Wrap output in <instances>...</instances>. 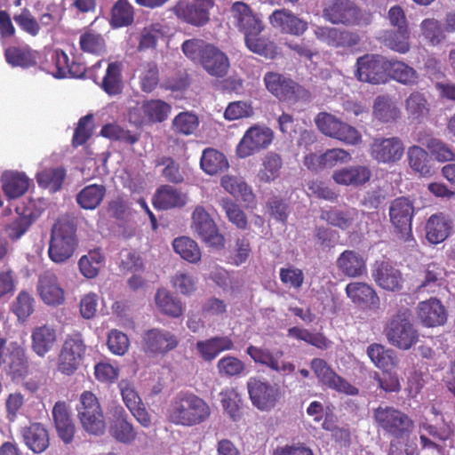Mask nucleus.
<instances>
[{
    "instance_id": "obj_1",
    "label": "nucleus",
    "mask_w": 455,
    "mask_h": 455,
    "mask_svg": "<svg viewBox=\"0 0 455 455\" xmlns=\"http://www.w3.org/2000/svg\"><path fill=\"white\" fill-rule=\"evenodd\" d=\"M231 12L236 28L244 36L246 47L258 55L274 59L277 54V46L269 38L260 36L265 25L259 15L242 1L233 3Z\"/></svg>"
},
{
    "instance_id": "obj_2",
    "label": "nucleus",
    "mask_w": 455,
    "mask_h": 455,
    "mask_svg": "<svg viewBox=\"0 0 455 455\" xmlns=\"http://www.w3.org/2000/svg\"><path fill=\"white\" fill-rule=\"evenodd\" d=\"M211 415L208 403L190 391H180L176 394L166 410L167 420L182 427H195L205 422Z\"/></svg>"
},
{
    "instance_id": "obj_3",
    "label": "nucleus",
    "mask_w": 455,
    "mask_h": 455,
    "mask_svg": "<svg viewBox=\"0 0 455 455\" xmlns=\"http://www.w3.org/2000/svg\"><path fill=\"white\" fill-rule=\"evenodd\" d=\"M184 54L193 61H198L212 76L224 77L230 63L227 54L212 44L202 39H188L181 45Z\"/></svg>"
},
{
    "instance_id": "obj_4",
    "label": "nucleus",
    "mask_w": 455,
    "mask_h": 455,
    "mask_svg": "<svg viewBox=\"0 0 455 455\" xmlns=\"http://www.w3.org/2000/svg\"><path fill=\"white\" fill-rule=\"evenodd\" d=\"M77 245L76 224L68 219H59L51 231L49 258L55 263H63L73 256Z\"/></svg>"
},
{
    "instance_id": "obj_5",
    "label": "nucleus",
    "mask_w": 455,
    "mask_h": 455,
    "mask_svg": "<svg viewBox=\"0 0 455 455\" xmlns=\"http://www.w3.org/2000/svg\"><path fill=\"white\" fill-rule=\"evenodd\" d=\"M411 317L410 308L401 307L389 318L384 333L391 345L408 350L418 342L419 332L411 322Z\"/></svg>"
},
{
    "instance_id": "obj_6",
    "label": "nucleus",
    "mask_w": 455,
    "mask_h": 455,
    "mask_svg": "<svg viewBox=\"0 0 455 455\" xmlns=\"http://www.w3.org/2000/svg\"><path fill=\"white\" fill-rule=\"evenodd\" d=\"M266 89L280 101L295 104L310 97L309 92L291 77L277 72H267L263 78Z\"/></svg>"
},
{
    "instance_id": "obj_7",
    "label": "nucleus",
    "mask_w": 455,
    "mask_h": 455,
    "mask_svg": "<svg viewBox=\"0 0 455 455\" xmlns=\"http://www.w3.org/2000/svg\"><path fill=\"white\" fill-rule=\"evenodd\" d=\"M378 427L395 439L407 437L413 428V421L402 411L392 406L379 405L373 410Z\"/></svg>"
},
{
    "instance_id": "obj_8",
    "label": "nucleus",
    "mask_w": 455,
    "mask_h": 455,
    "mask_svg": "<svg viewBox=\"0 0 455 455\" xmlns=\"http://www.w3.org/2000/svg\"><path fill=\"white\" fill-rule=\"evenodd\" d=\"M387 58L380 54L366 53L357 58L354 76L361 83L372 85L387 83Z\"/></svg>"
},
{
    "instance_id": "obj_9",
    "label": "nucleus",
    "mask_w": 455,
    "mask_h": 455,
    "mask_svg": "<svg viewBox=\"0 0 455 455\" xmlns=\"http://www.w3.org/2000/svg\"><path fill=\"white\" fill-rule=\"evenodd\" d=\"M315 124L323 134L345 144L357 145L362 141V135L356 128L330 113H318L315 117Z\"/></svg>"
},
{
    "instance_id": "obj_10",
    "label": "nucleus",
    "mask_w": 455,
    "mask_h": 455,
    "mask_svg": "<svg viewBox=\"0 0 455 455\" xmlns=\"http://www.w3.org/2000/svg\"><path fill=\"white\" fill-rule=\"evenodd\" d=\"M86 345L81 333L68 335L58 355L57 369L66 376L73 375L80 367Z\"/></svg>"
},
{
    "instance_id": "obj_11",
    "label": "nucleus",
    "mask_w": 455,
    "mask_h": 455,
    "mask_svg": "<svg viewBox=\"0 0 455 455\" xmlns=\"http://www.w3.org/2000/svg\"><path fill=\"white\" fill-rule=\"evenodd\" d=\"M310 367L323 386L347 395H358V388L339 376L324 359L314 358Z\"/></svg>"
},
{
    "instance_id": "obj_12",
    "label": "nucleus",
    "mask_w": 455,
    "mask_h": 455,
    "mask_svg": "<svg viewBox=\"0 0 455 455\" xmlns=\"http://www.w3.org/2000/svg\"><path fill=\"white\" fill-rule=\"evenodd\" d=\"M44 65V68L57 78L67 76L82 78L86 72V68L83 63L70 61L68 54L60 49L49 52Z\"/></svg>"
},
{
    "instance_id": "obj_13",
    "label": "nucleus",
    "mask_w": 455,
    "mask_h": 455,
    "mask_svg": "<svg viewBox=\"0 0 455 455\" xmlns=\"http://www.w3.org/2000/svg\"><path fill=\"white\" fill-rule=\"evenodd\" d=\"M171 111L172 106L164 100H146L142 101L140 108H132L129 110V120L136 125L162 123L168 118Z\"/></svg>"
},
{
    "instance_id": "obj_14",
    "label": "nucleus",
    "mask_w": 455,
    "mask_h": 455,
    "mask_svg": "<svg viewBox=\"0 0 455 455\" xmlns=\"http://www.w3.org/2000/svg\"><path fill=\"white\" fill-rule=\"evenodd\" d=\"M274 140V132L268 127L253 125L239 141L235 152L238 157L246 158L267 148Z\"/></svg>"
},
{
    "instance_id": "obj_15",
    "label": "nucleus",
    "mask_w": 455,
    "mask_h": 455,
    "mask_svg": "<svg viewBox=\"0 0 455 455\" xmlns=\"http://www.w3.org/2000/svg\"><path fill=\"white\" fill-rule=\"evenodd\" d=\"M191 227L208 245L218 249L224 247V236L219 232L215 221L203 206L198 205L195 208Z\"/></svg>"
},
{
    "instance_id": "obj_16",
    "label": "nucleus",
    "mask_w": 455,
    "mask_h": 455,
    "mask_svg": "<svg viewBox=\"0 0 455 455\" xmlns=\"http://www.w3.org/2000/svg\"><path fill=\"white\" fill-rule=\"evenodd\" d=\"M213 5V0H195L193 3L180 0L173 6L172 11L177 18L184 22L202 27L210 20V10Z\"/></svg>"
},
{
    "instance_id": "obj_17",
    "label": "nucleus",
    "mask_w": 455,
    "mask_h": 455,
    "mask_svg": "<svg viewBox=\"0 0 455 455\" xmlns=\"http://www.w3.org/2000/svg\"><path fill=\"white\" fill-rule=\"evenodd\" d=\"M403 153L404 145L398 137L375 138L371 144V156L379 164H394L403 157Z\"/></svg>"
},
{
    "instance_id": "obj_18",
    "label": "nucleus",
    "mask_w": 455,
    "mask_h": 455,
    "mask_svg": "<svg viewBox=\"0 0 455 455\" xmlns=\"http://www.w3.org/2000/svg\"><path fill=\"white\" fill-rule=\"evenodd\" d=\"M141 345L146 353L164 355L178 347L179 339L169 331L153 328L143 333Z\"/></svg>"
},
{
    "instance_id": "obj_19",
    "label": "nucleus",
    "mask_w": 455,
    "mask_h": 455,
    "mask_svg": "<svg viewBox=\"0 0 455 455\" xmlns=\"http://www.w3.org/2000/svg\"><path fill=\"white\" fill-rule=\"evenodd\" d=\"M247 388L252 404L261 411L274 408L280 397L279 387L257 378L249 379Z\"/></svg>"
},
{
    "instance_id": "obj_20",
    "label": "nucleus",
    "mask_w": 455,
    "mask_h": 455,
    "mask_svg": "<svg viewBox=\"0 0 455 455\" xmlns=\"http://www.w3.org/2000/svg\"><path fill=\"white\" fill-rule=\"evenodd\" d=\"M323 16L332 24L354 25L359 20L360 10L350 0H331L323 10Z\"/></svg>"
},
{
    "instance_id": "obj_21",
    "label": "nucleus",
    "mask_w": 455,
    "mask_h": 455,
    "mask_svg": "<svg viewBox=\"0 0 455 455\" xmlns=\"http://www.w3.org/2000/svg\"><path fill=\"white\" fill-rule=\"evenodd\" d=\"M269 24L282 34L302 36L308 28V23L292 11L282 8L275 10L268 17Z\"/></svg>"
},
{
    "instance_id": "obj_22",
    "label": "nucleus",
    "mask_w": 455,
    "mask_h": 455,
    "mask_svg": "<svg viewBox=\"0 0 455 455\" xmlns=\"http://www.w3.org/2000/svg\"><path fill=\"white\" fill-rule=\"evenodd\" d=\"M36 291L40 299L48 307H59L65 302V291L57 275L52 271L39 275Z\"/></svg>"
},
{
    "instance_id": "obj_23",
    "label": "nucleus",
    "mask_w": 455,
    "mask_h": 455,
    "mask_svg": "<svg viewBox=\"0 0 455 455\" xmlns=\"http://www.w3.org/2000/svg\"><path fill=\"white\" fill-rule=\"evenodd\" d=\"M109 423V434L117 442L122 443H132L137 438V432L132 424L128 421V415L125 410L120 406H114L111 409Z\"/></svg>"
},
{
    "instance_id": "obj_24",
    "label": "nucleus",
    "mask_w": 455,
    "mask_h": 455,
    "mask_svg": "<svg viewBox=\"0 0 455 455\" xmlns=\"http://www.w3.org/2000/svg\"><path fill=\"white\" fill-rule=\"evenodd\" d=\"M414 215L412 202L404 196L394 199L389 206L391 223L399 233L411 235V220Z\"/></svg>"
},
{
    "instance_id": "obj_25",
    "label": "nucleus",
    "mask_w": 455,
    "mask_h": 455,
    "mask_svg": "<svg viewBox=\"0 0 455 455\" xmlns=\"http://www.w3.org/2000/svg\"><path fill=\"white\" fill-rule=\"evenodd\" d=\"M246 353L254 363L265 365L276 372L291 373L295 371L293 363L287 362L280 363V359L283 356L282 350L272 352L267 348L250 345L246 349Z\"/></svg>"
},
{
    "instance_id": "obj_26",
    "label": "nucleus",
    "mask_w": 455,
    "mask_h": 455,
    "mask_svg": "<svg viewBox=\"0 0 455 455\" xmlns=\"http://www.w3.org/2000/svg\"><path fill=\"white\" fill-rule=\"evenodd\" d=\"M371 275L375 283L384 290L396 291L403 288L402 273L388 261H376Z\"/></svg>"
},
{
    "instance_id": "obj_27",
    "label": "nucleus",
    "mask_w": 455,
    "mask_h": 455,
    "mask_svg": "<svg viewBox=\"0 0 455 455\" xmlns=\"http://www.w3.org/2000/svg\"><path fill=\"white\" fill-rule=\"evenodd\" d=\"M345 291L352 302L363 309H378L379 307L380 300L376 291L366 283H349Z\"/></svg>"
},
{
    "instance_id": "obj_28",
    "label": "nucleus",
    "mask_w": 455,
    "mask_h": 455,
    "mask_svg": "<svg viewBox=\"0 0 455 455\" xmlns=\"http://www.w3.org/2000/svg\"><path fill=\"white\" fill-rule=\"evenodd\" d=\"M58 333L52 324L36 326L31 332V348L39 357H44L56 346Z\"/></svg>"
},
{
    "instance_id": "obj_29",
    "label": "nucleus",
    "mask_w": 455,
    "mask_h": 455,
    "mask_svg": "<svg viewBox=\"0 0 455 455\" xmlns=\"http://www.w3.org/2000/svg\"><path fill=\"white\" fill-rule=\"evenodd\" d=\"M371 170L367 165H350L336 170L332 174L333 180L343 186L362 187L370 181Z\"/></svg>"
},
{
    "instance_id": "obj_30",
    "label": "nucleus",
    "mask_w": 455,
    "mask_h": 455,
    "mask_svg": "<svg viewBox=\"0 0 455 455\" xmlns=\"http://www.w3.org/2000/svg\"><path fill=\"white\" fill-rule=\"evenodd\" d=\"M315 36L332 47H354L360 43L357 33L341 30L336 28L318 27L315 30Z\"/></svg>"
},
{
    "instance_id": "obj_31",
    "label": "nucleus",
    "mask_w": 455,
    "mask_h": 455,
    "mask_svg": "<svg viewBox=\"0 0 455 455\" xmlns=\"http://www.w3.org/2000/svg\"><path fill=\"white\" fill-rule=\"evenodd\" d=\"M52 418L58 436L67 444L74 440L76 427L66 402L59 401L52 408Z\"/></svg>"
},
{
    "instance_id": "obj_32",
    "label": "nucleus",
    "mask_w": 455,
    "mask_h": 455,
    "mask_svg": "<svg viewBox=\"0 0 455 455\" xmlns=\"http://www.w3.org/2000/svg\"><path fill=\"white\" fill-rule=\"evenodd\" d=\"M417 314L422 324L427 327L443 325L447 320L445 307L436 298L419 302Z\"/></svg>"
},
{
    "instance_id": "obj_33",
    "label": "nucleus",
    "mask_w": 455,
    "mask_h": 455,
    "mask_svg": "<svg viewBox=\"0 0 455 455\" xmlns=\"http://www.w3.org/2000/svg\"><path fill=\"white\" fill-rule=\"evenodd\" d=\"M337 267L346 276L360 277L367 273L366 259L358 251L345 250L336 261Z\"/></svg>"
},
{
    "instance_id": "obj_34",
    "label": "nucleus",
    "mask_w": 455,
    "mask_h": 455,
    "mask_svg": "<svg viewBox=\"0 0 455 455\" xmlns=\"http://www.w3.org/2000/svg\"><path fill=\"white\" fill-rule=\"evenodd\" d=\"M2 190L8 200L17 199L27 193L30 180L24 172L7 171L1 177Z\"/></svg>"
},
{
    "instance_id": "obj_35",
    "label": "nucleus",
    "mask_w": 455,
    "mask_h": 455,
    "mask_svg": "<svg viewBox=\"0 0 455 455\" xmlns=\"http://www.w3.org/2000/svg\"><path fill=\"white\" fill-rule=\"evenodd\" d=\"M79 48L82 52L94 56H101L106 52V40L103 35L93 28V22L80 31Z\"/></svg>"
},
{
    "instance_id": "obj_36",
    "label": "nucleus",
    "mask_w": 455,
    "mask_h": 455,
    "mask_svg": "<svg viewBox=\"0 0 455 455\" xmlns=\"http://www.w3.org/2000/svg\"><path fill=\"white\" fill-rule=\"evenodd\" d=\"M234 347V342L229 336H215L199 340L196 344L198 354L206 362L212 361L224 351L232 350Z\"/></svg>"
},
{
    "instance_id": "obj_37",
    "label": "nucleus",
    "mask_w": 455,
    "mask_h": 455,
    "mask_svg": "<svg viewBox=\"0 0 455 455\" xmlns=\"http://www.w3.org/2000/svg\"><path fill=\"white\" fill-rule=\"evenodd\" d=\"M452 221L443 213L433 214L426 224V238L433 244L443 242L451 234Z\"/></svg>"
},
{
    "instance_id": "obj_38",
    "label": "nucleus",
    "mask_w": 455,
    "mask_h": 455,
    "mask_svg": "<svg viewBox=\"0 0 455 455\" xmlns=\"http://www.w3.org/2000/svg\"><path fill=\"white\" fill-rule=\"evenodd\" d=\"M387 83L394 80L406 86H414L419 83V74L403 61L387 59Z\"/></svg>"
},
{
    "instance_id": "obj_39",
    "label": "nucleus",
    "mask_w": 455,
    "mask_h": 455,
    "mask_svg": "<svg viewBox=\"0 0 455 455\" xmlns=\"http://www.w3.org/2000/svg\"><path fill=\"white\" fill-rule=\"evenodd\" d=\"M26 445L35 453H42L50 444L49 434L40 423H32L22 431Z\"/></svg>"
},
{
    "instance_id": "obj_40",
    "label": "nucleus",
    "mask_w": 455,
    "mask_h": 455,
    "mask_svg": "<svg viewBox=\"0 0 455 455\" xmlns=\"http://www.w3.org/2000/svg\"><path fill=\"white\" fill-rule=\"evenodd\" d=\"M185 204L186 200L182 194L170 185L160 186L153 197V205L161 210L181 207Z\"/></svg>"
},
{
    "instance_id": "obj_41",
    "label": "nucleus",
    "mask_w": 455,
    "mask_h": 455,
    "mask_svg": "<svg viewBox=\"0 0 455 455\" xmlns=\"http://www.w3.org/2000/svg\"><path fill=\"white\" fill-rule=\"evenodd\" d=\"M373 115L380 122L389 123L396 121L401 111L391 96L383 94L374 100Z\"/></svg>"
},
{
    "instance_id": "obj_42",
    "label": "nucleus",
    "mask_w": 455,
    "mask_h": 455,
    "mask_svg": "<svg viewBox=\"0 0 455 455\" xmlns=\"http://www.w3.org/2000/svg\"><path fill=\"white\" fill-rule=\"evenodd\" d=\"M282 156L274 151L267 152L261 159L258 178L261 182L270 183L279 178L283 168Z\"/></svg>"
},
{
    "instance_id": "obj_43",
    "label": "nucleus",
    "mask_w": 455,
    "mask_h": 455,
    "mask_svg": "<svg viewBox=\"0 0 455 455\" xmlns=\"http://www.w3.org/2000/svg\"><path fill=\"white\" fill-rule=\"evenodd\" d=\"M155 302L157 309L165 315L180 317L183 315L184 307L180 299L165 289H158Z\"/></svg>"
},
{
    "instance_id": "obj_44",
    "label": "nucleus",
    "mask_w": 455,
    "mask_h": 455,
    "mask_svg": "<svg viewBox=\"0 0 455 455\" xmlns=\"http://www.w3.org/2000/svg\"><path fill=\"white\" fill-rule=\"evenodd\" d=\"M122 69L123 65L118 61L110 62L108 65L100 87L109 96L118 95L123 91Z\"/></svg>"
},
{
    "instance_id": "obj_45",
    "label": "nucleus",
    "mask_w": 455,
    "mask_h": 455,
    "mask_svg": "<svg viewBox=\"0 0 455 455\" xmlns=\"http://www.w3.org/2000/svg\"><path fill=\"white\" fill-rule=\"evenodd\" d=\"M202 170L209 175H216L228 170L229 164L224 154L208 148L203 151L200 160Z\"/></svg>"
},
{
    "instance_id": "obj_46",
    "label": "nucleus",
    "mask_w": 455,
    "mask_h": 455,
    "mask_svg": "<svg viewBox=\"0 0 455 455\" xmlns=\"http://www.w3.org/2000/svg\"><path fill=\"white\" fill-rule=\"evenodd\" d=\"M6 362L14 376L24 375L28 369V359L24 347L17 342H12L8 348Z\"/></svg>"
},
{
    "instance_id": "obj_47",
    "label": "nucleus",
    "mask_w": 455,
    "mask_h": 455,
    "mask_svg": "<svg viewBox=\"0 0 455 455\" xmlns=\"http://www.w3.org/2000/svg\"><path fill=\"white\" fill-rule=\"evenodd\" d=\"M106 195L103 185L91 184L84 187L76 196L77 204L84 210H94L102 202Z\"/></svg>"
},
{
    "instance_id": "obj_48",
    "label": "nucleus",
    "mask_w": 455,
    "mask_h": 455,
    "mask_svg": "<svg viewBox=\"0 0 455 455\" xmlns=\"http://www.w3.org/2000/svg\"><path fill=\"white\" fill-rule=\"evenodd\" d=\"M405 110L408 117L421 122L429 114V104L423 92H412L405 100Z\"/></svg>"
},
{
    "instance_id": "obj_49",
    "label": "nucleus",
    "mask_w": 455,
    "mask_h": 455,
    "mask_svg": "<svg viewBox=\"0 0 455 455\" xmlns=\"http://www.w3.org/2000/svg\"><path fill=\"white\" fill-rule=\"evenodd\" d=\"M134 21V8L128 0H117L111 9L110 25L114 28L128 27Z\"/></svg>"
},
{
    "instance_id": "obj_50",
    "label": "nucleus",
    "mask_w": 455,
    "mask_h": 455,
    "mask_svg": "<svg viewBox=\"0 0 455 455\" xmlns=\"http://www.w3.org/2000/svg\"><path fill=\"white\" fill-rule=\"evenodd\" d=\"M65 178L66 171L63 167L45 168L36 175L38 186L53 193L60 190Z\"/></svg>"
},
{
    "instance_id": "obj_51",
    "label": "nucleus",
    "mask_w": 455,
    "mask_h": 455,
    "mask_svg": "<svg viewBox=\"0 0 455 455\" xmlns=\"http://www.w3.org/2000/svg\"><path fill=\"white\" fill-rule=\"evenodd\" d=\"M220 184L228 193L243 202L251 203L255 198L251 187L240 178L227 175L222 177Z\"/></svg>"
},
{
    "instance_id": "obj_52",
    "label": "nucleus",
    "mask_w": 455,
    "mask_h": 455,
    "mask_svg": "<svg viewBox=\"0 0 455 455\" xmlns=\"http://www.w3.org/2000/svg\"><path fill=\"white\" fill-rule=\"evenodd\" d=\"M410 31L408 26L396 30L385 31L382 41L386 46L399 53H406L410 50Z\"/></svg>"
},
{
    "instance_id": "obj_53",
    "label": "nucleus",
    "mask_w": 455,
    "mask_h": 455,
    "mask_svg": "<svg viewBox=\"0 0 455 455\" xmlns=\"http://www.w3.org/2000/svg\"><path fill=\"white\" fill-rule=\"evenodd\" d=\"M357 212L355 209L339 210L331 208L328 211H323L321 219L330 225L344 230L352 227Z\"/></svg>"
},
{
    "instance_id": "obj_54",
    "label": "nucleus",
    "mask_w": 455,
    "mask_h": 455,
    "mask_svg": "<svg viewBox=\"0 0 455 455\" xmlns=\"http://www.w3.org/2000/svg\"><path fill=\"white\" fill-rule=\"evenodd\" d=\"M4 57L12 67L29 68L36 64L34 53L28 46H10L5 49Z\"/></svg>"
},
{
    "instance_id": "obj_55",
    "label": "nucleus",
    "mask_w": 455,
    "mask_h": 455,
    "mask_svg": "<svg viewBox=\"0 0 455 455\" xmlns=\"http://www.w3.org/2000/svg\"><path fill=\"white\" fill-rule=\"evenodd\" d=\"M172 247L176 253L190 263H196L201 259V251L198 244L188 236L175 238L172 242Z\"/></svg>"
},
{
    "instance_id": "obj_56",
    "label": "nucleus",
    "mask_w": 455,
    "mask_h": 455,
    "mask_svg": "<svg viewBox=\"0 0 455 455\" xmlns=\"http://www.w3.org/2000/svg\"><path fill=\"white\" fill-rule=\"evenodd\" d=\"M36 299L28 291H20L12 304V311L19 321L25 322L35 312Z\"/></svg>"
},
{
    "instance_id": "obj_57",
    "label": "nucleus",
    "mask_w": 455,
    "mask_h": 455,
    "mask_svg": "<svg viewBox=\"0 0 455 455\" xmlns=\"http://www.w3.org/2000/svg\"><path fill=\"white\" fill-rule=\"evenodd\" d=\"M407 159L409 166L421 176L431 174V167L428 164V154L419 146L413 145L408 148Z\"/></svg>"
},
{
    "instance_id": "obj_58",
    "label": "nucleus",
    "mask_w": 455,
    "mask_h": 455,
    "mask_svg": "<svg viewBox=\"0 0 455 455\" xmlns=\"http://www.w3.org/2000/svg\"><path fill=\"white\" fill-rule=\"evenodd\" d=\"M104 255L100 249L92 250L81 257L78 262L79 269L86 278L95 277L102 267Z\"/></svg>"
},
{
    "instance_id": "obj_59",
    "label": "nucleus",
    "mask_w": 455,
    "mask_h": 455,
    "mask_svg": "<svg viewBox=\"0 0 455 455\" xmlns=\"http://www.w3.org/2000/svg\"><path fill=\"white\" fill-rule=\"evenodd\" d=\"M139 80L140 87L143 92L151 93L154 92L160 83L157 65L153 61L142 64L140 70Z\"/></svg>"
},
{
    "instance_id": "obj_60",
    "label": "nucleus",
    "mask_w": 455,
    "mask_h": 455,
    "mask_svg": "<svg viewBox=\"0 0 455 455\" xmlns=\"http://www.w3.org/2000/svg\"><path fill=\"white\" fill-rule=\"evenodd\" d=\"M228 220L239 229L247 228V217L241 207L230 198H222L220 203Z\"/></svg>"
},
{
    "instance_id": "obj_61",
    "label": "nucleus",
    "mask_w": 455,
    "mask_h": 455,
    "mask_svg": "<svg viewBox=\"0 0 455 455\" xmlns=\"http://www.w3.org/2000/svg\"><path fill=\"white\" fill-rule=\"evenodd\" d=\"M100 135L111 140L122 141L129 145H133L139 140V136L116 124L103 125Z\"/></svg>"
},
{
    "instance_id": "obj_62",
    "label": "nucleus",
    "mask_w": 455,
    "mask_h": 455,
    "mask_svg": "<svg viewBox=\"0 0 455 455\" xmlns=\"http://www.w3.org/2000/svg\"><path fill=\"white\" fill-rule=\"evenodd\" d=\"M245 368V363L242 360L232 355H226L217 363L219 374L227 378L240 376Z\"/></svg>"
},
{
    "instance_id": "obj_63",
    "label": "nucleus",
    "mask_w": 455,
    "mask_h": 455,
    "mask_svg": "<svg viewBox=\"0 0 455 455\" xmlns=\"http://www.w3.org/2000/svg\"><path fill=\"white\" fill-rule=\"evenodd\" d=\"M93 119L92 114H87L79 119L72 138L73 147L76 148L85 144L92 137L94 127Z\"/></svg>"
},
{
    "instance_id": "obj_64",
    "label": "nucleus",
    "mask_w": 455,
    "mask_h": 455,
    "mask_svg": "<svg viewBox=\"0 0 455 455\" xmlns=\"http://www.w3.org/2000/svg\"><path fill=\"white\" fill-rule=\"evenodd\" d=\"M425 146L438 162L455 161V152L451 147L440 139L430 138L425 143Z\"/></svg>"
}]
</instances>
